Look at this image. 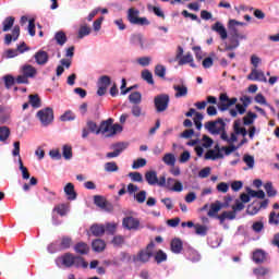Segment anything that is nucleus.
I'll return each instance as SVG.
<instances>
[{"label": "nucleus", "instance_id": "nucleus-1", "mask_svg": "<svg viewBox=\"0 0 279 279\" xmlns=\"http://www.w3.org/2000/svg\"><path fill=\"white\" fill-rule=\"evenodd\" d=\"M205 128L208 130V132H210V134H220L221 140L230 144L239 143V138H244V136H247V130H245V126L241 124V120L234 121L233 132L230 133V135L225 133L226 123L222 122V120L207 122Z\"/></svg>", "mask_w": 279, "mask_h": 279}, {"label": "nucleus", "instance_id": "nucleus-2", "mask_svg": "<svg viewBox=\"0 0 279 279\" xmlns=\"http://www.w3.org/2000/svg\"><path fill=\"white\" fill-rule=\"evenodd\" d=\"M56 264L58 265V267H82L83 269L88 268V264L86 263V260H84V258L70 253L58 257L56 259Z\"/></svg>", "mask_w": 279, "mask_h": 279}, {"label": "nucleus", "instance_id": "nucleus-3", "mask_svg": "<svg viewBox=\"0 0 279 279\" xmlns=\"http://www.w3.org/2000/svg\"><path fill=\"white\" fill-rule=\"evenodd\" d=\"M112 119H109L100 124V134L104 136L110 137L116 134H121L123 132V126L121 124H112Z\"/></svg>", "mask_w": 279, "mask_h": 279}, {"label": "nucleus", "instance_id": "nucleus-4", "mask_svg": "<svg viewBox=\"0 0 279 279\" xmlns=\"http://www.w3.org/2000/svg\"><path fill=\"white\" fill-rule=\"evenodd\" d=\"M129 104H130L131 114H133L136 118L141 117V93L140 92H133L129 95Z\"/></svg>", "mask_w": 279, "mask_h": 279}, {"label": "nucleus", "instance_id": "nucleus-5", "mask_svg": "<svg viewBox=\"0 0 279 279\" xmlns=\"http://www.w3.org/2000/svg\"><path fill=\"white\" fill-rule=\"evenodd\" d=\"M13 150H12V156L19 157L17 162H19V169L22 173L23 180H29V170H27V167L23 165V159H21V142H14L13 144Z\"/></svg>", "mask_w": 279, "mask_h": 279}, {"label": "nucleus", "instance_id": "nucleus-6", "mask_svg": "<svg viewBox=\"0 0 279 279\" xmlns=\"http://www.w3.org/2000/svg\"><path fill=\"white\" fill-rule=\"evenodd\" d=\"M75 56V47L71 46L65 50V58H73ZM70 59H61L60 65L57 66V76L60 77L64 73V69H71L72 61Z\"/></svg>", "mask_w": 279, "mask_h": 279}, {"label": "nucleus", "instance_id": "nucleus-7", "mask_svg": "<svg viewBox=\"0 0 279 279\" xmlns=\"http://www.w3.org/2000/svg\"><path fill=\"white\" fill-rule=\"evenodd\" d=\"M240 101H242V104H236L235 109H230L229 113L232 117H238V114H245V111L247 110V106L252 104V98H250L248 96H243L240 99Z\"/></svg>", "mask_w": 279, "mask_h": 279}, {"label": "nucleus", "instance_id": "nucleus-8", "mask_svg": "<svg viewBox=\"0 0 279 279\" xmlns=\"http://www.w3.org/2000/svg\"><path fill=\"white\" fill-rule=\"evenodd\" d=\"M37 117L41 123V125L47 126L51 121H53V109L46 108L37 112Z\"/></svg>", "mask_w": 279, "mask_h": 279}, {"label": "nucleus", "instance_id": "nucleus-9", "mask_svg": "<svg viewBox=\"0 0 279 279\" xmlns=\"http://www.w3.org/2000/svg\"><path fill=\"white\" fill-rule=\"evenodd\" d=\"M155 108L157 112H165L169 108V95L161 94L155 97Z\"/></svg>", "mask_w": 279, "mask_h": 279}, {"label": "nucleus", "instance_id": "nucleus-10", "mask_svg": "<svg viewBox=\"0 0 279 279\" xmlns=\"http://www.w3.org/2000/svg\"><path fill=\"white\" fill-rule=\"evenodd\" d=\"M236 98H229L228 94H221L219 97L218 108L219 110H228L230 106H234L236 104Z\"/></svg>", "mask_w": 279, "mask_h": 279}, {"label": "nucleus", "instance_id": "nucleus-11", "mask_svg": "<svg viewBox=\"0 0 279 279\" xmlns=\"http://www.w3.org/2000/svg\"><path fill=\"white\" fill-rule=\"evenodd\" d=\"M247 80L252 82H267V76H265V72L263 70H258V68H253L251 73L247 75Z\"/></svg>", "mask_w": 279, "mask_h": 279}, {"label": "nucleus", "instance_id": "nucleus-12", "mask_svg": "<svg viewBox=\"0 0 279 279\" xmlns=\"http://www.w3.org/2000/svg\"><path fill=\"white\" fill-rule=\"evenodd\" d=\"M108 86H110V76L104 75L98 80V90L97 95L99 97H104L106 95V90H108Z\"/></svg>", "mask_w": 279, "mask_h": 279}, {"label": "nucleus", "instance_id": "nucleus-13", "mask_svg": "<svg viewBox=\"0 0 279 279\" xmlns=\"http://www.w3.org/2000/svg\"><path fill=\"white\" fill-rule=\"evenodd\" d=\"M221 208H228V203L222 204L221 202L216 201L215 203H213L210 205V208L207 213L208 217H217L218 218L219 217L218 213H219V210H221Z\"/></svg>", "mask_w": 279, "mask_h": 279}, {"label": "nucleus", "instance_id": "nucleus-14", "mask_svg": "<svg viewBox=\"0 0 279 279\" xmlns=\"http://www.w3.org/2000/svg\"><path fill=\"white\" fill-rule=\"evenodd\" d=\"M128 19L132 25H141V11L134 8L129 9Z\"/></svg>", "mask_w": 279, "mask_h": 279}, {"label": "nucleus", "instance_id": "nucleus-15", "mask_svg": "<svg viewBox=\"0 0 279 279\" xmlns=\"http://www.w3.org/2000/svg\"><path fill=\"white\" fill-rule=\"evenodd\" d=\"M20 36H21V27L20 26H14L13 31H12V35L11 34H7L4 36V44L5 45H11L12 40L13 41L19 40Z\"/></svg>", "mask_w": 279, "mask_h": 279}, {"label": "nucleus", "instance_id": "nucleus-16", "mask_svg": "<svg viewBox=\"0 0 279 279\" xmlns=\"http://www.w3.org/2000/svg\"><path fill=\"white\" fill-rule=\"evenodd\" d=\"M138 191H140L138 185L134 183L128 184L126 193H129L131 197H134V199L138 202V204H141V193Z\"/></svg>", "mask_w": 279, "mask_h": 279}, {"label": "nucleus", "instance_id": "nucleus-17", "mask_svg": "<svg viewBox=\"0 0 279 279\" xmlns=\"http://www.w3.org/2000/svg\"><path fill=\"white\" fill-rule=\"evenodd\" d=\"M211 29L213 32H216L217 34H219L221 40H226V38H228V31H226V26H223L221 22H216L211 26Z\"/></svg>", "mask_w": 279, "mask_h": 279}, {"label": "nucleus", "instance_id": "nucleus-18", "mask_svg": "<svg viewBox=\"0 0 279 279\" xmlns=\"http://www.w3.org/2000/svg\"><path fill=\"white\" fill-rule=\"evenodd\" d=\"M12 114V109L10 107H5L0 105V123H8L10 121V117Z\"/></svg>", "mask_w": 279, "mask_h": 279}, {"label": "nucleus", "instance_id": "nucleus-19", "mask_svg": "<svg viewBox=\"0 0 279 279\" xmlns=\"http://www.w3.org/2000/svg\"><path fill=\"white\" fill-rule=\"evenodd\" d=\"M63 191L70 202H74V199H77V193L75 192V185L73 183H68Z\"/></svg>", "mask_w": 279, "mask_h": 279}, {"label": "nucleus", "instance_id": "nucleus-20", "mask_svg": "<svg viewBox=\"0 0 279 279\" xmlns=\"http://www.w3.org/2000/svg\"><path fill=\"white\" fill-rule=\"evenodd\" d=\"M34 58L40 66H43V65L47 64V62H49V53H47V51H45V50L37 51L34 56Z\"/></svg>", "mask_w": 279, "mask_h": 279}, {"label": "nucleus", "instance_id": "nucleus-21", "mask_svg": "<svg viewBox=\"0 0 279 279\" xmlns=\"http://www.w3.org/2000/svg\"><path fill=\"white\" fill-rule=\"evenodd\" d=\"M173 90L175 92L174 97L180 99V97H186L189 95V87L184 84L173 85Z\"/></svg>", "mask_w": 279, "mask_h": 279}, {"label": "nucleus", "instance_id": "nucleus-22", "mask_svg": "<svg viewBox=\"0 0 279 279\" xmlns=\"http://www.w3.org/2000/svg\"><path fill=\"white\" fill-rule=\"evenodd\" d=\"M238 141H240V143L236 146L234 145V143H232V144H230V146L222 148L226 156H230V154H232V151H236V149H239L241 147V145H244L246 143L245 136L240 137Z\"/></svg>", "mask_w": 279, "mask_h": 279}, {"label": "nucleus", "instance_id": "nucleus-23", "mask_svg": "<svg viewBox=\"0 0 279 279\" xmlns=\"http://www.w3.org/2000/svg\"><path fill=\"white\" fill-rule=\"evenodd\" d=\"M219 158H223V154H221L217 146L216 149H210L205 154L206 160H219Z\"/></svg>", "mask_w": 279, "mask_h": 279}, {"label": "nucleus", "instance_id": "nucleus-24", "mask_svg": "<svg viewBox=\"0 0 279 279\" xmlns=\"http://www.w3.org/2000/svg\"><path fill=\"white\" fill-rule=\"evenodd\" d=\"M122 223L128 230H135V228H138V220L134 219V217L124 218Z\"/></svg>", "mask_w": 279, "mask_h": 279}, {"label": "nucleus", "instance_id": "nucleus-25", "mask_svg": "<svg viewBox=\"0 0 279 279\" xmlns=\"http://www.w3.org/2000/svg\"><path fill=\"white\" fill-rule=\"evenodd\" d=\"M258 213H260V204L258 202H253L246 208V215L254 216L258 215Z\"/></svg>", "mask_w": 279, "mask_h": 279}, {"label": "nucleus", "instance_id": "nucleus-26", "mask_svg": "<svg viewBox=\"0 0 279 279\" xmlns=\"http://www.w3.org/2000/svg\"><path fill=\"white\" fill-rule=\"evenodd\" d=\"M170 247H171V252H173V254H180V252H182V247H183L182 240L173 239L171 241Z\"/></svg>", "mask_w": 279, "mask_h": 279}, {"label": "nucleus", "instance_id": "nucleus-27", "mask_svg": "<svg viewBox=\"0 0 279 279\" xmlns=\"http://www.w3.org/2000/svg\"><path fill=\"white\" fill-rule=\"evenodd\" d=\"M22 73L26 77H36L37 71H36V68H34L33 65L26 64L22 66Z\"/></svg>", "mask_w": 279, "mask_h": 279}, {"label": "nucleus", "instance_id": "nucleus-28", "mask_svg": "<svg viewBox=\"0 0 279 279\" xmlns=\"http://www.w3.org/2000/svg\"><path fill=\"white\" fill-rule=\"evenodd\" d=\"M184 64H190L192 69H195V63L193 62V56L187 53L179 59V65L182 66Z\"/></svg>", "mask_w": 279, "mask_h": 279}, {"label": "nucleus", "instance_id": "nucleus-29", "mask_svg": "<svg viewBox=\"0 0 279 279\" xmlns=\"http://www.w3.org/2000/svg\"><path fill=\"white\" fill-rule=\"evenodd\" d=\"M218 219L220 223H223L226 219H229L232 221V219H236V213L234 210L232 211H223L221 215L218 216Z\"/></svg>", "mask_w": 279, "mask_h": 279}, {"label": "nucleus", "instance_id": "nucleus-30", "mask_svg": "<svg viewBox=\"0 0 279 279\" xmlns=\"http://www.w3.org/2000/svg\"><path fill=\"white\" fill-rule=\"evenodd\" d=\"M90 232L94 236H101L106 232V227L104 225H93L90 227Z\"/></svg>", "mask_w": 279, "mask_h": 279}, {"label": "nucleus", "instance_id": "nucleus-31", "mask_svg": "<svg viewBox=\"0 0 279 279\" xmlns=\"http://www.w3.org/2000/svg\"><path fill=\"white\" fill-rule=\"evenodd\" d=\"M89 250L90 248L88 247V244L84 242H80L74 246V251L76 252V254H88Z\"/></svg>", "mask_w": 279, "mask_h": 279}, {"label": "nucleus", "instance_id": "nucleus-32", "mask_svg": "<svg viewBox=\"0 0 279 279\" xmlns=\"http://www.w3.org/2000/svg\"><path fill=\"white\" fill-rule=\"evenodd\" d=\"M155 262L160 265V263L167 262V253L162 250H158L154 253Z\"/></svg>", "mask_w": 279, "mask_h": 279}, {"label": "nucleus", "instance_id": "nucleus-33", "mask_svg": "<svg viewBox=\"0 0 279 279\" xmlns=\"http://www.w3.org/2000/svg\"><path fill=\"white\" fill-rule=\"evenodd\" d=\"M90 27H88L86 24H83L78 28L77 38L82 40V38H85V36H90Z\"/></svg>", "mask_w": 279, "mask_h": 279}, {"label": "nucleus", "instance_id": "nucleus-34", "mask_svg": "<svg viewBox=\"0 0 279 279\" xmlns=\"http://www.w3.org/2000/svg\"><path fill=\"white\" fill-rule=\"evenodd\" d=\"M92 247L94 252H104L106 250V242H104V240L97 239L92 243Z\"/></svg>", "mask_w": 279, "mask_h": 279}, {"label": "nucleus", "instance_id": "nucleus-35", "mask_svg": "<svg viewBox=\"0 0 279 279\" xmlns=\"http://www.w3.org/2000/svg\"><path fill=\"white\" fill-rule=\"evenodd\" d=\"M145 178L150 185H156L158 183V174L156 173V171H148L145 174Z\"/></svg>", "mask_w": 279, "mask_h": 279}, {"label": "nucleus", "instance_id": "nucleus-36", "mask_svg": "<svg viewBox=\"0 0 279 279\" xmlns=\"http://www.w3.org/2000/svg\"><path fill=\"white\" fill-rule=\"evenodd\" d=\"M256 119H258V116L252 111H248L246 116L243 118V123L244 125H252V123H254Z\"/></svg>", "mask_w": 279, "mask_h": 279}, {"label": "nucleus", "instance_id": "nucleus-37", "mask_svg": "<svg viewBox=\"0 0 279 279\" xmlns=\"http://www.w3.org/2000/svg\"><path fill=\"white\" fill-rule=\"evenodd\" d=\"M162 161L168 167H175V155L168 153L162 157Z\"/></svg>", "mask_w": 279, "mask_h": 279}, {"label": "nucleus", "instance_id": "nucleus-38", "mask_svg": "<svg viewBox=\"0 0 279 279\" xmlns=\"http://www.w3.org/2000/svg\"><path fill=\"white\" fill-rule=\"evenodd\" d=\"M69 210H71V207L66 204H61L54 207V213H57L61 217H64L69 213Z\"/></svg>", "mask_w": 279, "mask_h": 279}, {"label": "nucleus", "instance_id": "nucleus-39", "mask_svg": "<svg viewBox=\"0 0 279 279\" xmlns=\"http://www.w3.org/2000/svg\"><path fill=\"white\" fill-rule=\"evenodd\" d=\"M13 26H14V17L13 16H9V17L4 19V21L2 22V31L3 32H10V29H12Z\"/></svg>", "mask_w": 279, "mask_h": 279}, {"label": "nucleus", "instance_id": "nucleus-40", "mask_svg": "<svg viewBox=\"0 0 279 279\" xmlns=\"http://www.w3.org/2000/svg\"><path fill=\"white\" fill-rule=\"evenodd\" d=\"M266 254L263 250H257L253 253L254 263H265Z\"/></svg>", "mask_w": 279, "mask_h": 279}, {"label": "nucleus", "instance_id": "nucleus-41", "mask_svg": "<svg viewBox=\"0 0 279 279\" xmlns=\"http://www.w3.org/2000/svg\"><path fill=\"white\" fill-rule=\"evenodd\" d=\"M142 77L149 84V86H154V74L149 70H144L142 72Z\"/></svg>", "mask_w": 279, "mask_h": 279}, {"label": "nucleus", "instance_id": "nucleus-42", "mask_svg": "<svg viewBox=\"0 0 279 279\" xmlns=\"http://www.w3.org/2000/svg\"><path fill=\"white\" fill-rule=\"evenodd\" d=\"M264 189L268 197H276L278 192L276 191V189H274V184L271 182L265 183Z\"/></svg>", "mask_w": 279, "mask_h": 279}, {"label": "nucleus", "instance_id": "nucleus-43", "mask_svg": "<svg viewBox=\"0 0 279 279\" xmlns=\"http://www.w3.org/2000/svg\"><path fill=\"white\" fill-rule=\"evenodd\" d=\"M62 156L65 160H71L73 158V148L69 145H64L62 148Z\"/></svg>", "mask_w": 279, "mask_h": 279}, {"label": "nucleus", "instance_id": "nucleus-44", "mask_svg": "<svg viewBox=\"0 0 279 279\" xmlns=\"http://www.w3.org/2000/svg\"><path fill=\"white\" fill-rule=\"evenodd\" d=\"M86 128L92 134H101V126H97V123L88 121Z\"/></svg>", "mask_w": 279, "mask_h": 279}, {"label": "nucleus", "instance_id": "nucleus-45", "mask_svg": "<svg viewBox=\"0 0 279 279\" xmlns=\"http://www.w3.org/2000/svg\"><path fill=\"white\" fill-rule=\"evenodd\" d=\"M250 197H256L257 199H265V192L263 190L254 191L252 189L247 190Z\"/></svg>", "mask_w": 279, "mask_h": 279}, {"label": "nucleus", "instance_id": "nucleus-46", "mask_svg": "<svg viewBox=\"0 0 279 279\" xmlns=\"http://www.w3.org/2000/svg\"><path fill=\"white\" fill-rule=\"evenodd\" d=\"M268 222L270 223V226H279V213L277 214L274 210L270 211Z\"/></svg>", "mask_w": 279, "mask_h": 279}, {"label": "nucleus", "instance_id": "nucleus-47", "mask_svg": "<svg viewBox=\"0 0 279 279\" xmlns=\"http://www.w3.org/2000/svg\"><path fill=\"white\" fill-rule=\"evenodd\" d=\"M7 138H10V128L1 126L0 128V141H1V143H5Z\"/></svg>", "mask_w": 279, "mask_h": 279}, {"label": "nucleus", "instance_id": "nucleus-48", "mask_svg": "<svg viewBox=\"0 0 279 279\" xmlns=\"http://www.w3.org/2000/svg\"><path fill=\"white\" fill-rule=\"evenodd\" d=\"M105 171H107V173H114L119 171V166H117V162L114 161L107 162L105 163Z\"/></svg>", "mask_w": 279, "mask_h": 279}, {"label": "nucleus", "instance_id": "nucleus-49", "mask_svg": "<svg viewBox=\"0 0 279 279\" xmlns=\"http://www.w3.org/2000/svg\"><path fill=\"white\" fill-rule=\"evenodd\" d=\"M243 162L246 165L247 167L246 169H254V165H255L254 156L244 155Z\"/></svg>", "mask_w": 279, "mask_h": 279}, {"label": "nucleus", "instance_id": "nucleus-50", "mask_svg": "<svg viewBox=\"0 0 279 279\" xmlns=\"http://www.w3.org/2000/svg\"><path fill=\"white\" fill-rule=\"evenodd\" d=\"M187 258L190 260H192V263H197V260H199L201 256H199V253H197V251L190 248L187 251Z\"/></svg>", "mask_w": 279, "mask_h": 279}, {"label": "nucleus", "instance_id": "nucleus-51", "mask_svg": "<svg viewBox=\"0 0 279 279\" xmlns=\"http://www.w3.org/2000/svg\"><path fill=\"white\" fill-rule=\"evenodd\" d=\"M253 274H254L258 279H260V277L267 276V274H269V268L258 267V268H255V269L253 270Z\"/></svg>", "mask_w": 279, "mask_h": 279}, {"label": "nucleus", "instance_id": "nucleus-52", "mask_svg": "<svg viewBox=\"0 0 279 279\" xmlns=\"http://www.w3.org/2000/svg\"><path fill=\"white\" fill-rule=\"evenodd\" d=\"M193 121L195 123L196 129L202 130V121H204V114L199 112L194 113Z\"/></svg>", "mask_w": 279, "mask_h": 279}, {"label": "nucleus", "instance_id": "nucleus-53", "mask_svg": "<svg viewBox=\"0 0 279 279\" xmlns=\"http://www.w3.org/2000/svg\"><path fill=\"white\" fill-rule=\"evenodd\" d=\"M155 75H157V77H165V75H167V68L162 64L156 65Z\"/></svg>", "mask_w": 279, "mask_h": 279}, {"label": "nucleus", "instance_id": "nucleus-54", "mask_svg": "<svg viewBox=\"0 0 279 279\" xmlns=\"http://www.w3.org/2000/svg\"><path fill=\"white\" fill-rule=\"evenodd\" d=\"M60 121L66 122V121H75V113L73 111H65L61 117Z\"/></svg>", "mask_w": 279, "mask_h": 279}, {"label": "nucleus", "instance_id": "nucleus-55", "mask_svg": "<svg viewBox=\"0 0 279 279\" xmlns=\"http://www.w3.org/2000/svg\"><path fill=\"white\" fill-rule=\"evenodd\" d=\"M251 64H252L253 69H258V66H260V64H263V59H260V57H258L256 54H252L251 56Z\"/></svg>", "mask_w": 279, "mask_h": 279}, {"label": "nucleus", "instance_id": "nucleus-56", "mask_svg": "<svg viewBox=\"0 0 279 279\" xmlns=\"http://www.w3.org/2000/svg\"><path fill=\"white\" fill-rule=\"evenodd\" d=\"M194 230L195 233L198 234L199 236H206V232H208V229L202 225H195Z\"/></svg>", "mask_w": 279, "mask_h": 279}, {"label": "nucleus", "instance_id": "nucleus-57", "mask_svg": "<svg viewBox=\"0 0 279 279\" xmlns=\"http://www.w3.org/2000/svg\"><path fill=\"white\" fill-rule=\"evenodd\" d=\"M58 45H64V43H66V34H64V32H58L54 36Z\"/></svg>", "mask_w": 279, "mask_h": 279}, {"label": "nucleus", "instance_id": "nucleus-58", "mask_svg": "<svg viewBox=\"0 0 279 279\" xmlns=\"http://www.w3.org/2000/svg\"><path fill=\"white\" fill-rule=\"evenodd\" d=\"M29 104L33 108H40V98H38V95H31Z\"/></svg>", "mask_w": 279, "mask_h": 279}, {"label": "nucleus", "instance_id": "nucleus-59", "mask_svg": "<svg viewBox=\"0 0 279 279\" xmlns=\"http://www.w3.org/2000/svg\"><path fill=\"white\" fill-rule=\"evenodd\" d=\"M216 189L218 193H228V191H230V185L226 182H220Z\"/></svg>", "mask_w": 279, "mask_h": 279}, {"label": "nucleus", "instance_id": "nucleus-60", "mask_svg": "<svg viewBox=\"0 0 279 279\" xmlns=\"http://www.w3.org/2000/svg\"><path fill=\"white\" fill-rule=\"evenodd\" d=\"M94 204H96V206H99V208H106V199H104V197L101 196H95Z\"/></svg>", "mask_w": 279, "mask_h": 279}, {"label": "nucleus", "instance_id": "nucleus-61", "mask_svg": "<svg viewBox=\"0 0 279 279\" xmlns=\"http://www.w3.org/2000/svg\"><path fill=\"white\" fill-rule=\"evenodd\" d=\"M101 23H104V17H99L93 23L94 32H99L101 29Z\"/></svg>", "mask_w": 279, "mask_h": 279}, {"label": "nucleus", "instance_id": "nucleus-62", "mask_svg": "<svg viewBox=\"0 0 279 279\" xmlns=\"http://www.w3.org/2000/svg\"><path fill=\"white\" fill-rule=\"evenodd\" d=\"M128 178H130L131 182H141V173L138 172H130Z\"/></svg>", "mask_w": 279, "mask_h": 279}, {"label": "nucleus", "instance_id": "nucleus-63", "mask_svg": "<svg viewBox=\"0 0 279 279\" xmlns=\"http://www.w3.org/2000/svg\"><path fill=\"white\" fill-rule=\"evenodd\" d=\"M243 208H245V205L239 199H236L235 204L232 206V210L235 213H240V210H243Z\"/></svg>", "mask_w": 279, "mask_h": 279}, {"label": "nucleus", "instance_id": "nucleus-64", "mask_svg": "<svg viewBox=\"0 0 279 279\" xmlns=\"http://www.w3.org/2000/svg\"><path fill=\"white\" fill-rule=\"evenodd\" d=\"M252 228L254 232H263V228H265V225L263 223V221H256L253 223Z\"/></svg>", "mask_w": 279, "mask_h": 279}]
</instances>
